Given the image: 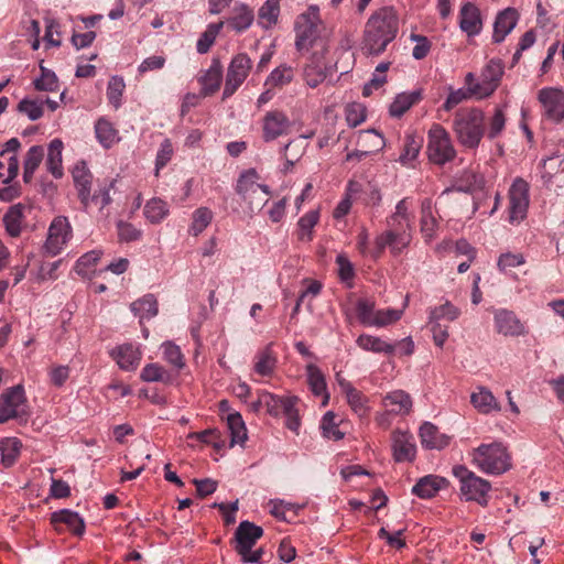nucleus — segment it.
Segmentation results:
<instances>
[{"mask_svg":"<svg viewBox=\"0 0 564 564\" xmlns=\"http://www.w3.org/2000/svg\"><path fill=\"white\" fill-rule=\"evenodd\" d=\"M399 22L395 11L384 7L376 11L368 20L364 35V50L369 55H379L386 51L398 33Z\"/></svg>","mask_w":564,"mask_h":564,"instance_id":"f257e3e1","label":"nucleus"},{"mask_svg":"<svg viewBox=\"0 0 564 564\" xmlns=\"http://www.w3.org/2000/svg\"><path fill=\"white\" fill-rule=\"evenodd\" d=\"M458 142L467 149H477L486 132V117L479 108H462L453 120Z\"/></svg>","mask_w":564,"mask_h":564,"instance_id":"f03ea898","label":"nucleus"},{"mask_svg":"<svg viewBox=\"0 0 564 564\" xmlns=\"http://www.w3.org/2000/svg\"><path fill=\"white\" fill-rule=\"evenodd\" d=\"M471 463L482 473L500 475L511 467V457L500 442L480 444L470 452Z\"/></svg>","mask_w":564,"mask_h":564,"instance_id":"7ed1b4c3","label":"nucleus"},{"mask_svg":"<svg viewBox=\"0 0 564 564\" xmlns=\"http://www.w3.org/2000/svg\"><path fill=\"white\" fill-rule=\"evenodd\" d=\"M300 399L297 397H279L268 391H259L258 401L253 404L258 410L260 406L265 408L267 412L272 416L284 415L286 427L297 433L301 420L299 416L297 404Z\"/></svg>","mask_w":564,"mask_h":564,"instance_id":"20e7f679","label":"nucleus"},{"mask_svg":"<svg viewBox=\"0 0 564 564\" xmlns=\"http://www.w3.org/2000/svg\"><path fill=\"white\" fill-rule=\"evenodd\" d=\"M321 23L319 9L315 6H311L296 18L295 45L299 51L307 50L308 47H313L315 51L321 50V45H326L323 40H319Z\"/></svg>","mask_w":564,"mask_h":564,"instance_id":"39448f33","label":"nucleus"},{"mask_svg":"<svg viewBox=\"0 0 564 564\" xmlns=\"http://www.w3.org/2000/svg\"><path fill=\"white\" fill-rule=\"evenodd\" d=\"M453 475L459 481V492L466 501H475L481 507H486L489 501V491L491 484L477 476L464 465L453 467Z\"/></svg>","mask_w":564,"mask_h":564,"instance_id":"423d86ee","label":"nucleus"},{"mask_svg":"<svg viewBox=\"0 0 564 564\" xmlns=\"http://www.w3.org/2000/svg\"><path fill=\"white\" fill-rule=\"evenodd\" d=\"M426 154L431 163L445 165L456 156V150L449 133L438 123L431 127L427 132Z\"/></svg>","mask_w":564,"mask_h":564,"instance_id":"0eeeda50","label":"nucleus"},{"mask_svg":"<svg viewBox=\"0 0 564 564\" xmlns=\"http://www.w3.org/2000/svg\"><path fill=\"white\" fill-rule=\"evenodd\" d=\"M29 414L28 400L21 384L8 388L0 394V424L10 420L26 422Z\"/></svg>","mask_w":564,"mask_h":564,"instance_id":"6e6552de","label":"nucleus"},{"mask_svg":"<svg viewBox=\"0 0 564 564\" xmlns=\"http://www.w3.org/2000/svg\"><path fill=\"white\" fill-rule=\"evenodd\" d=\"M257 180V172L254 170H249L240 175L236 185L237 193L249 205L250 212L261 209L268 202V187L265 185L258 184Z\"/></svg>","mask_w":564,"mask_h":564,"instance_id":"1a4fd4ad","label":"nucleus"},{"mask_svg":"<svg viewBox=\"0 0 564 564\" xmlns=\"http://www.w3.org/2000/svg\"><path fill=\"white\" fill-rule=\"evenodd\" d=\"M529 191V183L521 177H517L511 184L508 192L510 224L518 225L527 217L530 203Z\"/></svg>","mask_w":564,"mask_h":564,"instance_id":"9d476101","label":"nucleus"},{"mask_svg":"<svg viewBox=\"0 0 564 564\" xmlns=\"http://www.w3.org/2000/svg\"><path fill=\"white\" fill-rule=\"evenodd\" d=\"M326 45H321V50H315L313 52L312 56L310 57L307 64L304 67V80L312 88L317 87L328 77L333 76L335 72V66L326 61Z\"/></svg>","mask_w":564,"mask_h":564,"instance_id":"9b49d317","label":"nucleus"},{"mask_svg":"<svg viewBox=\"0 0 564 564\" xmlns=\"http://www.w3.org/2000/svg\"><path fill=\"white\" fill-rule=\"evenodd\" d=\"M252 68V61L246 53H239L231 58L228 66L223 99L231 97L243 84Z\"/></svg>","mask_w":564,"mask_h":564,"instance_id":"f8f14e48","label":"nucleus"},{"mask_svg":"<svg viewBox=\"0 0 564 564\" xmlns=\"http://www.w3.org/2000/svg\"><path fill=\"white\" fill-rule=\"evenodd\" d=\"M73 236L72 226L66 217L58 216L48 227L47 238L43 246L44 254L55 257L62 252Z\"/></svg>","mask_w":564,"mask_h":564,"instance_id":"ddd939ff","label":"nucleus"},{"mask_svg":"<svg viewBox=\"0 0 564 564\" xmlns=\"http://www.w3.org/2000/svg\"><path fill=\"white\" fill-rule=\"evenodd\" d=\"M541 104V115L554 123L564 121V90L556 87H544L536 96Z\"/></svg>","mask_w":564,"mask_h":564,"instance_id":"4468645a","label":"nucleus"},{"mask_svg":"<svg viewBox=\"0 0 564 564\" xmlns=\"http://www.w3.org/2000/svg\"><path fill=\"white\" fill-rule=\"evenodd\" d=\"M388 227L389 229L377 236L375 240V248L370 251L375 260L381 257L386 248H390L393 254L401 253L412 240L410 232L397 230L392 226Z\"/></svg>","mask_w":564,"mask_h":564,"instance_id":"2eb2a0df","label":"nucleus"},{"mask_svg":"<svg viewBox=\"0 0 564 564\" xmlns=\"http://www.w3.org/2000/svg\"><path fill=\"white\" fill-rule=\"evenodd\" d=\"M290 129L291 121L281 110L268 111L262 119V138L265 142L288 134Z\"/></svg>","mask_w":564,"mask_h":564,"instance_id":"dca6fc26","label":"nucleus"},{"mask_svg":"<svg viewBox=\"0 0 564 564\" xmlns=\"http://www.w3.org/2000/svg\"><path fill=\"white\" fill-rule=\"evenodd\" d=\"M495 329L505 336H521L525 334L524 324L509 310L499 308L494 314Z\"/></svg>","mask_w":564,"mask_h":564,"instance_id":"f3484780","label":"nucleus"},{"mask_svg":"<svg viewBox=\"0 0 564 564\" xmlns=\"http://www.w3.org/2000/svg\"><path fill=\"white\" fill-rule=\"evenodd\" d=\"M263 535V529L250 521H241L235 532L237 553H246L252 549L257 541Z\"/></svg>","mask_w":564,"mask_h":564,"instance_id":"a211bd4d","label":"nucleus"},{"mask_svg":"<svg viewBox=\"0 0 564 564\" xmlns=\"http://www.w3.org/2000/svg\"><path fill=\"white\" fill-rule=\"evenodd\" d=\"M392 451L397 462H412L416 454L413 435L408 432L394 431L392 433Z\"/></svg>","mask_w":564,"mask_h":564,"instance_id":"6ab92c4d","label":"nucleus"},{"mask_svg":"<svg viewBox=\"0 0 564 564\" xmlns=\"http://www.w3.org/2000/svg\"><path fill=\"white\" fill-rule=\"evenodd\" d=\"M72 176L77 189L78 198L84 208H87L90 204L93 175L84 161L75 164L72 170Z\"/></svg>","mask_w":564,"mask_h":564,"instance_id":"aec40b11","label":"nucleus"},{"mask_svg":"<svg viewBox=\"0 0 564 564\" xmlns=\"http://www.w3.org/2000/svg\"><path fill=\"white\" fill-rule=\"evenodd\" d=\"M519 21V13L514 8L500 11L494 23L492 42L501 43L512 32Z\"/></svg>","mask_w":564,"mask_h":564,"instance_id":"412c9836","label":"nucleus"},{"mask_svg":"<svg viewBox=\"0 0 564 564\" xmlns=\"http://www.w3.org/2000/svg\"><path fill=\"white\" fill-rule=\"evenodd\" d=\"M223 80V65L220 59L214 57L208 69L198 77V83L202 85L200 93L204 96L214 95L220 87Z\"/></svg>","mask_w":564,"mask_h":564,"instance_id":"4be33fe9","label":"nucleus"},{"mask_svg":"<svg viewBox=\"0 0 564 564\" xmlns=\"http://www.w3.org/2000/svg\"><path fill=\"white\" fill-rule=\"evenodd\" d=\"M448 481L441 476L426 475L420 478L412 488V494L421 499L433 498L441 489L447 487Z\"/></svg>","mask_w":564,"mask_h":564,"instance_id":"5701e85b","label":"nucleus"},{"mask_svg":"<svg viewBox=\"0 0 564 564\" xmlns=\"http://www.w3.org/2000/svg\"><path fill=\"white\" fill-rule=\"evenodd\" d=\"M51 522L55 525L56 530H61L58 528L59 524H65L67 529L75 535H83L85 532V522L80 516L72 511L69 509H62L59 511H55L51 516Z\"/></svg>","mask_w":564,"mask_h":564,"instance_id":"b1692460","label":"nucleus"},{"mask_svg":"<svg viewBox=\"0 0 564 564\" xmlns=\"http://www.w3.org/2000/svg\"><path fill=\"white\" fill-rule=\"evenodd\" d=\"M411 206L409 197L401 199L395 206V212L388 218V226L411 234L413 221V215L410 213Z\"/></svg>","mask_w":564,"mask_h":564,"instance_id":"393cba45","label":"nucleus"},{"mask_svg":"<svg viewBox=\"0 0 564 564\" xmlns=\"http://www.w3.org/2000/svg\"><path fill=\"white\" fill-rule=\"evenodd\" d=\"M112 358L118 366L126 371L134 370L141 360V352L138 347L132 344H123L111 352Z\"/></svg>","mask_w":564,"mask_h":564,"instance_id":"a878e982","label":"nucleus"},{"mask_svg":"<svg viewBox=\"0 0 564 564\" xmlns=\"http://www.w3.org/2000/svg\"><path fill=\"white\" fill-rule=\"evenodd\" d=\"M420 438L423 447L429 449H442L449 444V437L440 433L431 422H424L420 427Z\"/></svg>","mask_w":564,"mask_h":564,"instance_id":"bb28decb","label":"nucleus"},{"mask_svg":"<svg viewBox=\"0 0 564 564\" xmlns=\"http://www.w3.org/2000/svg\"><path fill=\"white\" fill-rule=\"evenodd\" d=\"M276 364L278 357L270 344L256 354L253 359V370L261 377H272L275 371Z\"/></svg>","mask_w":564,"mask_h":564,"instance_id":"cd10ccee","label":"nucleus"},{"mask_svg":"<svg viewBox=\"0 0 564 564\" xmlns=\"http://www.w3.org/2000/svg\"><path fill=\"white\" fill-rule=\"evenodd\" d=\"M460 28L468 35H476L481 30V20L478 8L473 3H466L460 9Z\"/></svg>","mask_w":564,"mask_h":564,"instance_id":"c85d7f7f","label":"nucleus"},{"mask_svg":"<svg viewBox=\"0 0 564 564\" xmlns=\"http://www.w3.org/2000/svg\"><path fill=\"white\" fill-rule=\"evenodd\" d=\"M386 410L393 414H408L412 406L411 398L402 390L388 393L383 399Z\"/></svg>","mask_w":564,"mask_h":564,"instance_id":"c756f323","label":"nucleus"},{"mask_svg":"<svg viewBox=\"0 0 564 564\" xmlns=\"http://www.w3.org/2000/svg\"><path fill=\"white\" fill-rule=\"evenodd\" d=\"M306 377L311 391L317 397H323L325 405L329 399L325 376L317 366L310 364L306 366Z\"/></svg>","mask_w":564,"mask_h":564,"instance_id":"7c9ffc66","label":"nucleus"},{"mask_svg":"<svg viewBox=\"0 0 564 564\" xmlns=\"http://www.w3.org/2000/svg\"><path fill=\"white\" fill-rule=\"evenodd\" d=\"M356 344L359 348L366 351H372L377 354L392 355L395 350V346L390 344L380 337L361 334L358 336Z\"/></svg>","mask_w":564,"mask_h":564,"instance_id":"2f4dec72","label":"nucleus"},{"mask_svg":"<svg viewBox=\"0 0 564 564\" xmlns=\"http://www.w3.org/2000/svg\"><path fill=\"white\" fill-rule=\"evenodd\" d=\"M63 142L59 139H53L48 144V153L46 158L47 171L55 177L61 178L64 175L62 164Z\"/></svg>","mask_w":564,"mask_h":564,"instance_id":"473e14b6","label":"nucleus"},{"mask_svg":"<svg viewBox=\"0 0 564 564\" xmlns=\"http://www.w3.org/2000/svg\"><path fill=\"white\" fill-rule=\"evenodd\" d=\"M140 378L144 382H161L164 384H172L174 381L173 373L158 362L144 366Z\"/></svg>","mask_w":564,"mask_h":564,"instance_id":"72a5a7b5","label":"nucleus"},{"mask_svg":"<svg viewBox=\"0 0 564 564\" xmlns=\"http://www.w3.org/2000/svg\"><path fill=\"white\" fill-rule=\"evenodd\" d=\"M422 99L420 90L399 94L390 106V115L400 118Z\"/></svg>","mask_w":564,"mask_h":564,"instance_id":"f704fd0d","label":"nucleus"},{"mask_svg":"<svg viewBox=\"0 0 564 564\" xmlns=\"http://www.w3.org/2000/svg\"><path fill=\"white\" fill-rule=\"evenodd\" d=\"M470 402L480 413L484 414L500 410L499 403L494 394L485 388H479L478 391L473 392Z\"/></svg>","mask_w":564,"mask_h":564,"instance_id":"c9c22d12","label":"nucleus"},{"mask_svg":"<svg viewBox=\"0 0 564 564\" xmlns=\"http://www.w3.org/2000/svg\"><path fill=\"white\" fill-rule=\"evenodd\" d=\"M24 207L21 204L11 206L3 216V224L11 237H19L22 231Z\"/></svg>","mask_w":564,"mask_h":564,"instance_id":"e433bc0d","label":"nucleus"},{"mask_svg":"<svg viewBox=\"0 0 564 564\" xmlns=\"http://www.w3.org/2000/svg\"><path fill=\"white\" fill-rule=\"evenodd\" d=\"M95 133L99 143L108 149L117 141H119L118 130L113 127V124L105 119L100 118L95 124Z\"/></svg>","mask_w":564,"mask_h":564,"instance_id":"4c0bfd02","label":"nucleus"},{"mask_svg":"<svg viewBox=\"0 0 564 564\" xmlns=\"http://www.w3.org/2000/svg\"><path fill=\"white\" fill-rule=\"evenodd\" d=\"M339 384L346 395L348 404L354 410V412L360 416L365 415L367 412L365 395L355 389L348 381L339 380Z\"/></svg>","mask_w":564,"mask_h":564,"instance_id":"58836bf2","label":"nucleus"},{"mask_svg":"<svg viewBox=\"0 0 564 564\" xmlns=\"http://www.w3.org/2000/svg\"><path fill=\"white\" fill-rule=\"evenodd\" d=\"M253 19V11L246 4H239L234 8V14L228 20V25L236 32H243L252 24Z\"/></svg>","mask_w":564,"mask_h":564,"instance_id":"ea45409f","label":"nucleus"},{"mask_svg":"<svg viewBox=\"0 0 564 564\" xmlns=\"http://www.w3.org/2000/svg\"><path fill=\"white\" fill-rule=\"evenodd\" d=\"M131 311L135 316L142 319H150L158 314V301L153 294H145L131 304Z\"/></svg>","mask_w":564,"mask_h":564,"instance_id":"a19ab883","label":"nucleus"},{"mask_svg":"<svg viewBox=\"0 0 564 564\" xmlns=\"http://www.w3.org/2000/svg\"><path fill=\"white\" fill-rule=\"evenodd\" d=\"M227 426L231 437L229 447H234L236 444L242 445L247 440V429L242 416L238 412L229 414Z\"/></svg>","mask_w":564,"mask_h":564,"instance_id":"79ce46f5","label":"nucleus"},{"mask_svg":"<svg viewBox=\"0 0 564 564\" xmlns=\"http://www.w3.org/2000/svg\"><path fill=\"white\" fill-rule=\"evenodd\" d=\"M22 443L17 437H7L0 440L1 462L4 467H11L15 464Z\"/></svg>","mask_w":564,"mask_h":564,"instance_id":"37998d69","label":"nucleus"},{"mask_svg":"<svg viewBox=\"0 0 564 564\" xmlns=\"http://www.w3.org/2000/svg\"><path fill=\"white\" fill-rule=\"evenodd\" d=\"M279 14V0H267L258 11V23L264 29H270L278 22Z\"/></svg>","mask_w":564,"mask_h":564,"instance_id":"c03bdc74","label":"nucleus"},{"mask_svg":"<svg viewBox=\"0 0 564 564\" xmlns=\"http://www.w3.org/2000/svg\"><path fill=\"white\" fill-rule=\"evenodd\" d=\"M319 220L318 210H310L297 221V239L300 241H311L313 239V228Z\"/></svg>","mask_w":564,"mask_h":564,"instance_id":"a18cd8bd","label":"nucleus"},{"mask_svg":"<svg viewBox=\"0 0 564 564\" xmlns=\"http://www.w3.org/2000/svg\"><path fill=\"white\" fill-rule=\"evenodd\" d=\"M294 70L291 66L281 65L274 68L265 79L264 87L282 88L293 80Z\"/></svg>","mask_w":564,"mask_h":564,"instance_id":"49530a36","label":"nucleus"},{"mask_svg":"<svg viewBox=\"0 0 564 564\" xmlns=\"http://www.w3.org/2000/svg\"><path fill=\"white\" fill-rule=\"evenodd\" d=\"M214 218L213 212L208 207H199L192 215V224L188 232L197 237L200 235L212 223Z\"/></svg>","mask_w":564,"mask_h":564,"instance_id":"de8ad7c7","label":"nucleus"},{"mask_svg":"<svg viewBox=\"0 0 564 564\" xmlns=\"http://www.w3.org/2000/svg\"><path fill=\"white\" fill-rule=\"evenodd\" d=\"M223 26V21L207 25L206 30L202 33L196 43V48L199 54H205L210 50Z\"/></svg>","mask_w":564,"mask_h":564,"instance_id":"09e8293b","label":"nucleus"},{"mask_svg":"<svg viewBox=\"0 0 564 564\" xmlns=\"http://www.w3.org/2000/svg\"><path fill=\"white\" fill-rule=\"evenodd\" d=\"M437 227V220L432 214L431 202L425 200L422 204V217H421V232L425 241H431L434 238L435 229Z\"/></svg>","mask_w":564,"mask_h":564,"instance_id":"8fccbe9b","label":"nucleus"},{"mask_svg":"<svg viewBox=\"0 0 564 564\" xmlns=\"http://www.w3.org/2000/svg\"><path fill=\"white\" fill-rule=\"evenodd\" d=\"M423 144V139L415 134H406L404 139L403 150L400 155V162L408 164L415 160Z\"/></svg>","mask_w":564,"mask_h":564,"instance_id":"3c124183","label":"nucleus"},{"mask_svg":"<svg viewBox=\"0 0 564 564\" xmlns=\"http://www.w3.org/2000/svg\"><path fill=\"white\" fill-rule=\"evenodd\" d=\"M163 359L178 372L185 367V358L181 348L172 341L162 344Z\"/></svg>","mask_w":564,"mask_h":564,"instance_id":"603ef678","label":"nucleus"},{"mask_svg":"<svg viewBox=\"0 0 564 564\" xmlns=\"http://www.w3.org/2000/svg\"><path fill=\"white\" fill-rule=\"evenodd\" d=\"M18 111L26 115L30 120L35 121L44 113V101L40 98H24L19 102Z\"/></svg>","mask_w":564,"mask_h":564,"instance_id":"864d4df0","label":"nucleus"},{"mask_svg":"<svg viewBox=\"0 0 564 564\" xmlns=\"http://www.w3.org/2000/svg\"><path fill=\"white\" fill-rule=\"evenodd\" d=\"M167 214V205L160 198H152L144 206V215L153 224L162 221Z\"/></svg>","mask_w":564,"mask_h":564,"instance_id":"5fc2aeb1","label":"nucleus"},{"mask_svg":"<svg viewBox=\"0 0 564 564\" xmlns=\"http://www.w3.org/2000/svg\"><path fill=\"white\" fill-rule=\"evenodd\" d=\"M486 124L488 127L485 134L488 137V139L494 140L500 135L506 126V116L502 109L495 108L492 116L486 119Z\"/></svg>","mask_w":564,"mask_h":564,"instance_id":"6e6d98bb","label":"nucleus"},{"mask_svg":"<svg viewBox=\"0 0 564 564\" xmlns=\"http://www.w3.org/2000/svg\"><path fill=\"white\" fill-rule=\"evenodd\" d=\"M41 76L34 79V88L39 91H56L58 89V79L54 72L40 66Z\"/></svg>","mask_w":564,"mask_h":564,"instance_id":"4d7b16f0","label":"nucleus"},{"mask_svg":"<svg viewBox=\"0 0 564 564\" xmlns=\"http://www.w3.org/2000/svg\"><path fill=\"white\" fill-rule=\"evenodd\" d=\"M124 82L121 77L112 76L108 82L107 98L116 109L121 105V97L124 90Z\"/></svg>","mask_w":564,"mask_h":564,"instance_id":"13d9d810","label":"nucleus"},{"mask_svg":"<svg viewBox=\"0 0 564 564\" xmlns=\"http://www.w3.org/2000/svg\"><path fill=\"white\" fill-rule=\"evenodd\" d=\"M459 315L460 311L452 303L446 302L443 305L431 310L430 322L440 323L441 319L455 321Z\"/></svg>","mask_w":564,"mask_h":564,"instance_id":"bf43d9fd","label":"nucleus"},{"mask_svg":"<svg viewBox=\"0 0 564 564\" xmlns=\"http://www.w3.org/2000/svg\"><path fill=\"white\" fill-rule=\"evenodd\" d=\"M375 303L368 300H358L356 304V315L365 326H372L375 317Z\"/></svg>","mask_w":564,"mask_h":564,"instance_id":"052dcab7","label":"nucleus"},{"mask_svg":"<svg viewBox=\"0 0 564 564\" xmlns=\"http://www.w3.org/2000/svg\"><path fill=\"white\" fill-rule=\"evenodd\" d=\"M336 415L333 412H327L321 423V427L323 430V435L327 438H333L335 441L341 440L344 437V433L338 430L336 423Z\"/></svg>","mask_w":564,"mask_h":564,"instance_id":"680f3d73","label":"nucleus"},{"mask_svg":"<svg viewBox=\"0 0 564 564\" xmlns=\"http://www.w3.org/2000/svg\"><path fill=\"white\" fill-rule=\"evenodd\" d=\"M402 316V311L394 308L378 310L375 312L372 326L384 327L399 321Z\"/></svg>","mask_w":564,"mask_h":564,"instance_id":"e2e57ef3","label":"nucleus"},{"mask_svg":"<svg viewBox=\"0 0 564 564\" xmlns=\"http://www.w3.org/2000/svg\"><path fill=\"white\" fill-rule=\"evenodd\" d=\"M503 74V65L500 59H490L481 72V77L498 87Z\"/></svg>","mask_w":564,"mask_h":564,"instance_id":"0e129e2a","label":"nucleus"},{"mask_svg":"<svg viewBox=\"0 0 564 564\" xmlns=\"http://www.w3.org/2000/svg\"><path fill=\"white\" fill-rule=\"evenodd\" d=\"M101 251L93 250L83 254L75 264V270L80 275H86L100 259Z\"/></svg>","mask_w":564,"mask_h":564,"instance_id":"69168bd1","label":"nucleus"},{"mask_svg":"<svg viewBox=\"0 0 564 564\" xmlns=\"http://www.w3.org/2000/svg\"><path fill=\"white\" fill-rule=\"evenodd\" d=\"M410 39L415 42L412 50V56L419 61L425 58L432 47L431 41L426 36L420 34H411Z\"/></svg>","mask_w":564,"mask_h":564,"instance_id":"338daca9","label":"nucleus"},{"mask_svg":"<svg viewBox=\"0 0 564 564\" xmlns=\"http://www.w3.org/2000/svg\"><path fill=\"white\" fill-rule=\"evenodd\" d=\"M338 275L343 282H349L355 278V268L346 254L339 253L336 258Z\"/></svg>","mask_w":564,"mask_h":564,"instance_id":"774afa93","label":"nucleus"}]
</instances>
